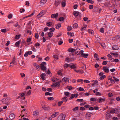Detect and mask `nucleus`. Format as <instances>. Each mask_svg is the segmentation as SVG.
Returning <instances> with one entry per match:
<instances>
[{"mask_svg":"<svg viewBox=\"0 0 120 120\" xmlns=\"http://www.w3.org/2000/svg\"><path fill=\"white\" fill-rule=\"evenodd\" d=\"M109 68V67L105 66L103 68V70L104 71V72L106 73H108L109 71V70L108 69Z\"/></svg>","mask_w":120,"mask_h":120,"instance_id":"423d86ee","label":"nucleus"},{"mask_svg":"<svg viewBox=\"0 0 120 120\" xmlns=\"http://www.w3.org/2000/svg\"><path fill=\"white\" fill-rule=\"evenodd\" d=\"M78 27V25L77 23H75L73 25V27L74 28H77Z\"/></svg>","mask_w":120,"mask_h":120,"instance_id":"cd10ccee","label":"nucleus"},{"mask_svg":"<svg viewBox=\"0 0 120 120\" xmlns=\"http://www.w3.org/2000/svg\"><path fill=\"white\" fill-rule=\"evenodd\" d=\"M33 65L38 70H39L40 68H39L38 65L36 63H34L33 64Z\"/></svg>","mask_w":120,"mask_h":120,"instance_id":"aec40b11","label":"nucleus"},{"mask_svg":"<svg viewBox=\"0 0 120 120\" xmlns=\"http://www.w3.org/2000/svg\"><path fill=\"white\" fill-rule=\"evenodd\" d=\"M113 50H117L119 49V47L117 45H113L112 48Z\"/></svg>","mask_w":120,"mask_h":120,"instance_id":"2eb2a0df","label":"nucleus"},{"mask_svg":"<svg viewBox=\"0 0 120 120\" xmlns=\"http://www.w3.org/2000/svg\"><path fill=\"white\" fill-rule=\"evenodd\" d=\"M100 31L102 33H103L104 32V28H101L100 29Z\"/></svg>","mask_w":120,"mask_h":120,"instance_id":"4d7b16f0","label":"nucleus"},{"mask_svg":"<svg viewBox=\"0 0 120 120\" xmlns=\"http://www.w3.org/2000/svg\"><path fill=\"white\" fill-rule=\"evenodd\" d=\"M58 15V13H56V14H53L51 15V17L52 18H57Z\"/></svg>","mask_w":120,"mask_h":120,"instance_id":"9d476101","label":"nucleus"},{"mask_svg":"<svg viewBox=\"0 0 120 120\" xmlns=\"http://www.w3.org/2000/svg\"><path fill=\"white\" fill-rule=\"evenodd\" d=\"M94 58H96V59L97 60H99V58L98 57V55L97 53H95L94 55Z\"/></svg>","mask_w":120,"mask_h":120,"instance_id":"5701e85b","label":"nucleus"},{"mask_svg":"<svg viewBox=\"0 0 120 120\" xmlns=\"http://www.w3.org/2000/svg\"><path fill=\"white\" fill-rule=\"evenodd\" d=\"M116 77L113 76H111L109 75L108 77V79L109 80H110V82L111 83L114 84L115 83V79Z\"/></svg>","mask_w":120,"mask_h":120,"instance_id":"f03ea898","label":"nucleus"},{"mask_svg":"<svg viewBox=\"0 0 120 120\" xmlns=\"http://www.w3.org/2000/svg\"><path fill=\"white\" fill-rule=\"evenodd\" d=\"M48 37H51L52 36L53 33H50V32H48Z\"/></svg>","mask_w":120,"mask_h":120,"instance_id":"b1692460","label":"nucleus"},{"mask_svg":"<svg viewBox=\"0 0 120 120\" xmlns=\"http://www.w3.org/2000/svg\"><path fill=\"white\" fill-rule=\"evenodd\" d=\"M88 32L91 34L93 35L94 31L90 29H88Z\"/></svg>","mask_w":120,"mask_h":120,"instance_id":"6ab92c4d","label":"nucleus"},{"mask_svg":"<svg viewBox=\"0 0 120 120\" xmlns=\"http://www.w3.org/2000/svg\"><path fill=\"white\" fill-rule=\"evenodd\" d=\"M20 36L19 35H16L15 36V38L16 39H19V38Z\"/></svg>","mask_w":120,"mask_h":120,"instance_id":"774afa93","label":"nucleus"},{"mask_svg":"<svg viewBox=\"0 0 120 120\" xmlns=\"http://www.w3.org/2000/svg\"><path fill=\"white\" fill-rule=\"evenodd\" d=\"M29 2L28 1H26L25 2V5H27L28 6H29Z\"/></svg>","mask_w":120,"mask_h":120,"instance_id":"338daca9","label":"nucleus"},{"mask_svg":"<svg viewBox=\"0 0 120 120\" xmlns=\"http://www.w3.org/2000/svg\"><path fill=\"white\" fill-rule=\"evenodd\" d=\"M38 114V113L37 112L34 111L33 113V114L35 116H37Z\"/></svg>","mask_w":120,"mask_h":120,"instance_id":"603ef678","label":"nucleus"},{"mask_svg":"<svg viewBox=\"0 0 120 120\" xmlns=\"http://www.w3.org/2000/svg\"><path fill=\"white\" fill-rule=\"evenodd\" d=\"M7 31L6 30V29H2L1 30V31L3 33H5Z\"/></svg>","mask_w":120,"mask_h":120,"instance_id":"49530a36","label":"nucleus"},{"mask_svg":"<svg viewBox=\"0 0 120 120\" xmlns=\"http://www.w3.org/2000/svg\"><path fill=\"white\" fill-rule=\"evenodd\" d=\"M46 65V63L45 62H43L41 64V69L43 71L46 70L45 66Z\"/></svg>","mask_w":120,"mask_h":120,"instance_id":"7ed1b4c3","label":"nucleus"},{"mask_svg":"<svg viewBox=\"0 0 120 120\" xmlns=\"http://www.w3.org/2000/svg\"><path fill=\"white\" fill-rule=\"evenodd\" d=\"M77 7H78V5L76 4H75L74 5V6H73L74 8L75 9H76L77 8Z\"/></svg>","mask_w":120,"mask_h":120,"instance_id":"680f3d73","label":"nucleus"},{"mask_svg":"<svg viewBox=\"0 0 120 120\" xmlns=\"http://www.w3.org/2000/svg\"><path fill=\"white\" fill-rule=\"evenodd\" d=\"M76 95V94H72L71 96L69 98V99L70 100H71V99L75 97V96Z\"/></svg>","mask_w":120,"mask_h":120,"instance_id":"473e14b6","label":"nucleus"},{"mask_svg":"<svg viewBox=\"0 0 120 120\" xmlns=\"http://www.w3.org/2000/svg\"><path fill=\"white\" fill-rule=\"evenodd\" d=\"M110 112L111 113H114L115 112V111L114 109L111 110L110 111Z\"/></svg>","mask_w":120,"mask_h":120,"instance_id":"052dcab7","label":"nucleus"},{"mask_svg":"<svg viewBox=\"0 0 120 120\" xmlns=\"http://www.w3.org/2000/svg\"><path fill=\"white\" fill-rule=\"evenodd\" d=\"M77 101L79 102H82L83 101V100L82 99H78L76 100Z\"/></svg>","mask_w":120,"mask_h":120,"instance_id":"13d9d810","label":"nucleus"},{"mask_svg":"<svg viewBox=\"0 0 120 120\" xmlns=\"http://www.w3.org/2000/svg\"><path fill=\"white\" fill-rule=\"evenodd\" d=\"M52 23L51 22H49L47 23L46 25L48 26H50L52 24Z\"/></svg>","mask_w":120,"mask_h":120,"instance_id":"72a5a7b5","label":"nucleus"},{"mask_svg":"<svg viewBox=\"0 0 120 120\" xmlns=\"http://www.w3.org/2000/svg\"><path fill=\"white\" fill-rule=\"evenodd\" d=\"M55 27L56 29H58L60 28L61 26V24L60 23H59L57 25H55Z\"/></svg>","mask_w":120,"mask_h":120,"instance_id":"f3484780","label":"nucleus"},{"mask_svg":"<svg viewBox=\"0 0 120 120\" xmlns=\"http://www.w3.org/2000/svg\"><path fill=\"white\" fill-rule=\"evenodd\" d=\"M56 86H59L60 85V82H57L55 83Z\"/></svg>","mask_w":120,"mask_h":120,"instance_id":"69168bd1","label":"nucleus"},{"mask_svg":"<svg viewBox=\"0 0 120 120\" xmlns=\"http://www.w3.org/2000/svg\"><path fill=\"white\" fill-rule=\"evenodd\" d=\"M75 51V53L79 55L80 54L81 51L79 48H77Z\"/></svg>","mask_w":120,"mask_h":120,"instance_id":"6e6552de","label":"nucleus"},{"mask_svg":"<svg viewBox=\"0 0 120 120\" xmlns=\"http://www.w3.org/2000/svg\"><path fill=\"white\" fill-rule=\"evenodd\" d=\"M66 2L65 0H64L63 1H62L61 2L62 7H64L66 5Z\"/></svg>","mask_w":120,"mask_h":120,"instance_id":"a211bd4d","label":"nucleus"},{"mask_svg":"<svg viewBox=\"0 0 120 120\" xmlns=\"http://www.w3.org/2000/svg\"><path fill=\"white\" fill-rule=\"evenodd\" d=\"M108 62H109L106 61H104L102 63V64L104 65H105L107 64Z\"/></svg>","mask_w":120,"mask_h":120,"instance_id":"0e129e2a","label":"nucleus"},{"mask_svg":"<svg viewBox=\"0 0 120 120\" xmlns=\"http://www.w3.org/2000/svg\"><path fill=\"white\" fill-rule=\"evenodd\" d=\"M67 34L70 37L72 36H73L74 35L73 34H72L70 33H68Z\"/></svg>","mask_w":120,"mask_h":120,"instance_id":"58836bf2","label":"nucleus"},{"mask_svg":"<svg viewBox=\"0 0 120 120\" xmlns=\"http://www.w3.org/2000/svg\"><path fill=\"white\" fill-rule=\"evenodd\" d=\"M14 26H15L19 28H20V26L19 24H18V23H17L16 24H15V25Z\"/></svg>","mask_w":120,"mask_h":120,"instance_id":"c03bdc74","label":"nucleus"},{"mask_svg":"<svg viewBox=\"0 0 120 120\" xmlns=\"http://www.w3.org/2000/svg\"><path fill=\"white\" fill-rule=\"evenodd\" d=\"M35 37L37 39L39 37V35L38 33H36L35 34Z\"/></svg>","mask_w":120,"mask_h":120,"instance_id":"5fc2aeb1","label":"nucleus"},{"mask_svg":"<svg viewBox=\"0 0 120 120\" xmlns=\"http://www.w3.org/2000/svg\"><path fill=\"white\" fill-rule=\"evenodd\" d=\"M59 20L60 21H62L64 20V18L63 17H61L59 18Z\"/></svg>","mask_w":120,"mask_h":120,"instance_id":"ea45409f","label":"nucleus"},{"mask_svg":"<svg viewBox=\"0 0 120 120\" xmlns=\"http://www.w3.org/2000/svg\"><path fill=\"white\" fill-rule=\"evenodd\" d=\"M46 12V10H44L41 11V12L37 15V17L38 18H40L44 15Z\"/></svg>","mask_w":120,"mask_h":120,"instance_id":"20e7f679","label":"nucleus"},{"mask_svg":"<svg viewBox=\"0 0 120 120\" xmlns=\"http://www.w3.org/2000/svg\"><path fill=\"white\" fill-rule=\"evenodd\" d=\"M62 100L66 102L67 101V98L66 97H64L62 98Z\"/></svg>","mask_w":120,"mask_h":120,"instance_id":"a878e982","label":"nucleus"},{"mask_svg":"<svg viewBox=\"0 0 120 120\" xmlns=\"http://www.w3.org/2000/svg\"><path fill=\"white\" fill-rule=\"evenodd\" d=\"M68 66H69V64H65L64 65V68H67Z\"/></svg>","mask_w":120,"mask_h":120,"instance_id":"7c9ffc66","label":"nucleus"},{"mask_svg":"<svg viewBox=\"0 0 120 120\" xmlns=\"http://www.w3.org/2000/svg\"><path fill=\"white\" fill-rule=\"evenodd\" d=\"M86 25H85L84 26V27H83L82 28V29H81V31H83V30H85L86 28Z\"/></svg>","mask_w":120,"mask_h":120,"instance_id":"e433bc0d","label":"nucleus"},{"mask_svg":"<svg viewBox=\"0 0 120 120\" xmlns=\"http://www.w3.org/2000/svg\"><path fill=\"white\" fill-rule=\"evenodd\" d=\"M12 15L11 14H10L8 16V17L9 19H10L12 18Z\"/></svg>","mask_w":120,"mask_h":120,"instance_id":"79ce46f5","label":"nucleus"},{"mask_svg":"<svg viewBox=\"0 0 120 120\" xmlns=\"http://www.w3.org/2000/svg\"><path fill=\"white\" fill-rule=\"evenodd\" d=\"M55 28H50L49 29V30L51 32H53L55 30Z\"/></svg>","mask_w":120,"mask_h":120,"instance_id":"4c0bfd02","label":"nucleus"},{"mask_svg":"<svg viewBox=\"0 0 120 120\" xmlns=\"http://www.w3.org/2000/svg\"><path fill=\"white\" fill-rule=\"evenodd\" d=\"M86 2L88 3H90L91 4H93L94 3V1L92 0H86Z\"/></svg>","mask_w":120,"mask_h":120,"instance_id":"2f4dec72","label":"nucleus"},{"mask_svg":"<svg viewBox=\"0 0 120 120\" xmlns=\"http://www.w3.org/2000/svg\"><path fill=\"white\" fill-rule=\"evenodd\" d=\"M60 4V2L58 1L57 0L56 1L55 3V5L56 7L57 6Z\"/></svg>","mask_w":120,"mask_h":120,"instance_id":"bb28decb","label":"nucleus"},{"mask_svg":"<svg viewBox=\"0 0 120 120\" xmlns=\"http://www.w3.org/2000/svg\"><path fill=\"white\" fill-rule=\"evenodd\" d=\"M101 46L103 48H105V45L104 43H103L100 44Z\"/></svg>","mask_w":120,"mask_h":120,"instance_id":"f704fd0d","label":"nucleus"},{"mask_svg":"<svg viewBox=\"0 0 120 120\" xmlns=\"http://www.w3.org/2000/svg\"><path fill=\"white\" fill-rule=\"evenodd\" d=\"M92 115V113L90 112H88L86 114V116L88 117L91 116Z\"/></svg>","mask_w":120,"mask_h":120,"instance_id":"c756f323","label":"nucleus"},{"mask_svg":"<svg viewBox=\"0 0 120 120\" xmlns=\"http://www.w3.org/2000/svg\"><path fill=\"white\" fill-rule=\"evenodd\" d=\"M31 38H27V42H30L31 41Z\"/></svg>","mask_w":120,"mask_h":120,"instance_id":"6e6d98bb","label":"nucleus"},{"mask_svg":"<svg viewBox=\"0 0 120 120\" xmlns=\"http://www.w3.org/2000/svg\"><path fill=\"white\" fill-rule=\"evenodd\" d=\"M71 68L73 69L74 68H75L76 67V66L74 64H69V66Z\"/></svg>","mask_w":120,"mask_h":120,"instance_id":"4468645a","label":"nucleus"},{"mask_svg":"<svg viewBox=\"0 0 120 120\" xmlns=\"http://www.w3.org/2000/svg\"><path fill=\"white\" fill-rule=\"evenodd\" d=\"M15 116V115L14 114L12 113L10 115L9 117L10 119L13 120Z\"/></svg>","mask_w":120,"mask_h":120,"instance_id":"9b49d317","label":"nucleus"},{"mask_svg":"<svg viewBox=\"0 0 120 120\" xmlns=\"http://www.w3.org/2000/svg\"><path fill=\"white\" fill-rule=\"evenodd\" d=\"M78 108H79L78 107H76L73 109V111L74 112H75L76 111L78 110Z\"/></svg>","mask_w":120,"mask_h":120,"instance_id":"c85d7f7f","label":"nucleus"},{"mask_svg":"<svg viewBox=\"0 0 120 120\" xmlns=\"http://www.w3.org/2000/svg\"><path fill=\"white\" fill-rule=\"evenodd\" d=\"M88 55V54H84L82 56H83V57L86 58L87 57Z\"/></svg>","mask_w":120,"mask_h":120,"instance_id":"37998d69","label":"nucleus"},{"mask_svg":"<svg viewBox=\"0 0 120 120\" xmlns=\"http://www.w3.org/2000/svg\"><path fill=\"white\" fill-rule=\"evenodd\" d=\"M68 51L69 52H73L75 51V50L74 49L71 48L68 49Z\"/></svg>","mask_w":120,"mask_h":120,"instance_id":"412c9836","label":"nucleus"},{"mask_svg":"<svg viewBox=\"0 0 120 120\" xmlns=\"http://www.w3.org/2000/svg\"><path fill=\"white\" fill-rule=\"evenodd\" d=\"M59 114V112H56L54 113L52 115L51 117L52 118H54L58 115Z\"/></svg>","mask_w":120,"mask_h":120,"instance_id":"1a4fd4ad","label":"nucleus"},{"mask_svg":"<svg viewBox=\"0 0 120 120\" xmlns=\"http://www.w3.org/2000/svg\"><path fill=\"white\" fill-rule=\"evenodd\" d=\"M105 98H98L97 100V101L99 103H101L105 101Z\"/></svg>","mask_w":120,"mask_h":120,"instance_id":"0eeeda50","label":"nucleus"},{"mask_svg":"<svg viewBox=\"0 0 120 120\" xmlns=\"http://www.w3.org/2000/svg\"><path fill=\"white\" fill-rule=\"evenodd\" d=\"M62 80L63 81L65 82H67L69 81V79L68 78L65 77L63 78Z\"/></svg>","mask_w":120,"mask_h":120,"instance_id":"ddd939ff","label":"nucleus"},{"mask_svg":"<svg viewBox=\"0 0 120 120\" xmlns=\"http://www.w3.org/2000/svg\"><path fill=\"white\" fill-rule=\"evenodd\" d=\"M57 79L55 78H53L52 79V81L53 82H55L57 81Z\"/></svg>","mask_w":120,"mask_h":120,"instance_id":"c9c22d12","label":"nucleus"},{"mask_svg":"<svg viewBox=\"0 0 120 120\" xmlns=\"http://www.w3.org/2000/svg\"><path fill=\"white\" fill-rule=\"evenodd\" d=\"M46 75V74L45 73H42L41 75V77L43 80H44L45 79V77Z\"/></svg>","mask_w":120,"mask_h":120,"instance_id":"f8f14e48","label":"nucleus"},{"mask_svg":"<svg viewBox=\"0 0 120 120\" xmlns=\"http://www.w3.org/2000/svg\"><path fill=\"white\" fill-rule=\"evenodd\" d=\"M44 109L45 110H46V111H48V110H49V107H45L43 109Z\"/></svg>","mask_w":120,"mask_h":120,"instance_id":"3c124183","label":"nucleus"},{"mask_svg":"<svg viewBox=\"0 0 120 120\" xmlns=\"http://www.w3.org/2000/svg\"><path fill=\"white\" fill-rule=\"evenodd\" d=\"M97 100V98H91L90 100L91 101H95Z\"/></svg>","mask_w":120,"mask_h":120,"instance_id":"393cba45","label":"nucleus"},{"mask_svg":"<svg viewBox=\"0 0 120 120\" xmlns=\"http://www.w3.org/2000/svg\"><path fill=\"white\" fill-rule=\"evenodd\" d=\"M108 95L109 97H111L113 95V94L112 93H109Z\"/></svg>","mask_w":120,"mask_h":120,"instance_id":"a18cd8bd","label":"nucleus"},{"mask_svg":"<svg viewBox=\"0 0 120 120\" xmlns=\"http://www.w3.org/2000/svg\"><path fill=\"white\" fill-rule=\"evenodd\" d=\"M105 77V75H102L99 78V79L100 80H101Z\"/></svg>","mask_w":120,"mask_h":120,"instance_id":"a19ab883","label":"nucleus"},{"mask_svg":"<svg viewBox=\"0 0 120 120\" xmlns=\"http://www.w3.org/2000/svg\"><path fill=\"white\" fill-rule=\"evenodd\" d=\"M101 94L99 92H97L96 93V95L97 96H99L101 95Z\"/></svg>","mask_w":120,"mask_h":120,"instance_id":"09e8293b","label":"nucleus"},{"mask_svg":"<svg viewBox=\"0 0 120 120\" xmlns=\"http://www.w3.org/2000/svg\"><path fill=\"white\" fill-rule=\"evenodd\" d=\"M64 94L66 96H68L70 94V93L68 92H65L64 93Z\"/></svg>","mask_w":120,"mask_h":120,"instance_id":"8fccbe9b","label":"nucleus"},{"mask_svg":"<svg viewBox=\"0 0 120 120\" xmlns=\"http://www.w3.org/2000/svg\"><path fill=\"white\" fill-rule=\"evenodd\" d=\"M79 12L78 11H75L73 13V15L75 16H77L79 15Z\"/></svg>","mask_w":120,"mask_h":120,"instance_id":"4be33fe9","label":"nucleus"},{"mask_svg":"<svg viewBox=\"0 0 120 120\" xmlns=\"http://www.w3.org/2000/svg\"><path fill=\"white\" fill-rule=\"evenodd\" d=\"M72 29V28L71 27L69 26H68L67 28L68 30V31H70Z\"/></svg>","mask_w":120,"mask_h":120,"instance_id":"864d4df0","label":"nucleus"},{"mask_svg":"<svg viewBox=\"0 0 120 120\" xmlns=\"http://www.w3.org/2000/svg\"><path fill=\"white\" fill-rule=\"evenodd\" d=\"M57 120H65V116L63 114L59 116L57 118Z\"/></svg>","mask_w":120,"mask_h":120,"instance_id":"39448f33","label":"nucleus"},{"mask_svg":"<svg viewBox=\"0 0 120 120\" xmlns=\"http://www.w3.org/2000/svg\"><path fill=\"white\" fill-rule=\"evenodd\" d=\"M84 82L86 83H89L90 82V81L87 80H84Z\"/></svg>","mask_w":120,"mask_h":120,"instance_id":"e2e57ef3","label":"nucleus"},{"mask_svg":"<svg viewBox=\"0 0 120 120\" xmlns=\"http://www.w3.org/2000/svg\"><path fill=\"white\" fill-rule=\"evenodd\" d=\"M47 1V0H41V2L42 3L45 4V3Z\"/></svg>","mask_w":120,"mask_h":120,"instance_id":"de8ad7c7","label":"nucleus"},{"mask_svg":"<svg viewBox=\"0 0 120 120\" xmlns=\"http://www.w3.org/2000/svg\"><path fill=\"white\" fill-rule=\"evenodd\" d=\"M9 99L8 98H5L0 100V105L3 104H7L8 103L9 101Z\"/></svg>","mask_w":120,"mask_h":120,"instance_id":"f257e3e1","label":"nucleus"},{"mask_svg":"<svg viewBox=\"0 0 120 120\" xmlns=\"http://www.w3.org/2000/svg\"><path fill=\"white\" fill-rule=\"evenodd\" d=\"M74 71L77 72V73H83V71L82 70H76V69H75L74 70Z\"/></svg>","mask_w":120,"mask_h":120,"instance_id":"dca6fc26","label":"nucleus"},{"mask_svg":"<svg viewBox=\"0 0 120 120\" xmlns=\"http://www.w3.org/2000/svg\"><path fill=\"white\" fill-rule=\"evenodd\" d=\"M93 5H90L89 6V8L90 9H92L93 8Z\"/></svg>","mask_w":120,"mask_h":120,"instance_id":"bf43d9fd","label":"nucleus"}]
</instances>
